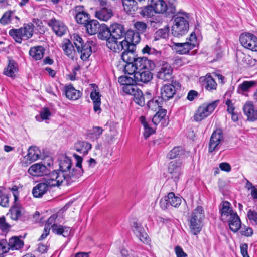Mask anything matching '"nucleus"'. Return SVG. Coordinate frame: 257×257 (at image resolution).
I'll list each match as a JSON object with an SVG mask.
<instances>
[{"instance_id": "obj_1", "label": "nucleus", "mask_w": 257, "mask_h": 257, "mask_svg": "<svg viewBox=\"0 0 257 257\" xmlns=\"http://www.w3.org/2000/svg\"><path fill=\"white\" fill-rule=\"evenodd\" d=\"M73 156L76 161V168L70 170L71 159L67 156H63L59 162L60 170H54L49 174L51 185L57 187L62 184L69 185L82 175L84 171L82 168V158L75 154Z\"/></svg>"}, {"instance_id": "obj_2", "label": "nucleus", "mask_w": 257, "mask_h": 257, "mask_svg": "<svg viewBox=\"0 0 257 257\" xmlns=\"http://www.w3.org/2000/svg\"><path fill=\"white\" fill-rule=\"evenodd\" d=\"M132 47L129 49H125L121 54L122 60L126 63L124 67L125 74H132L137 71L136 74L137 79L138 76L145 73V60L143 57H136L135 52Z\"/></svg>"}, {"instance_id": "obj_3", "label": "nucleus", "mask_w": 257, "mask_h": 257, "mask_svg": "<svg viewBox=\"0 0 257 257\" xmlns=\"http://www.w3.org/2000/svg\"><path fill=\"white\" fill-rule=\"evenodd\" d=\"M174 22L172 26V35L176 37H180L185 35L189 28V14L181 13L173 16Z\"/></svg>"}, {"instance_id": "obj_4", "label": "nucleus", "mask_w": 257, "mask_h": 257, "mask_svg": "<svg viewBox=\"0 0 257 257\" xmlns=\"http://www.w3.org/2000/svg\"><path fill=\"white\" fill-rule=\"evenodd\" d=\"M204 213L203 207L198 206L188 218L190 232L193 235H197L202 229V223L204 219Z\"/></svg>"}, {"instance_id": "obj_5", "label": "nucleus", "mask_w": 257, "mask_h": 257, "mask_svg": "<svg viewBox=\"0 0 257 257\" xmlns=\"http://www.w3.org/2000/svg\"><path fill=\"white\" fill-rule=\"evenodd\" d=\"M73 40L78 52L81 54V59L83 61L87 60L92 53L93 42L87 41L84 44L82 39L77 34L73 35Z\"/></svg>"}, {"instance_id": "obj_6", "label": "nucleus", "mask_w": 257, "mask_h": 257, "mask_svg": "<svg viewBox=\"0 0 257 257\" xmlns=\"http://www.w3.org/2000/svg\"><path fill=\"white\" fill-rule=\"evenodd\" d=\"M219 102V100L214 101L209 104H203L200 106L193 117L196 121H200L208 117L215 109Z\"/></svg>"}, {"instance_id": "obj_7", "label": "nucleus", "mask_w": 257, "mask_h": 257, "mask_svg": "<svg viewBox=\"0 0 257 257\" xmlns=\"http://www.w3.org/2000/svg\"><path fill=\"white\" fill-rule=\"evenodd\" d=\"M135 84L131 83L123 86L122 87L123 91L127 94L133 95L135 102L139 105L143 106L145 105V97L143 91L136 88L134 86Z\"/></svg>"}, {"instance_id": "obj_8", "label": "nucleus", "mask_w": 257, "mask_h": 257, "mask_svg": "<svg viewBox=\"0 0 257 257\" xmlns=\"http://www.w3.org/2000/svg\"><path fill=\"white\" fill-rule=\"evenodd\" d=\"M57 218V215L53 214L51 215L47 220L45 226H49L52 229V231L55 234L57 235H62L64 237L68 236L71 232V229L69 227L63 226L61 225L53 224L55 219Z\"/></svg>"}, {"instance_id": "obj_9", "label": "nucleus", "mask_w": 257, "mask_h": 257, "mask_svg": "<svg viewBox=\"0 0 257 257\" xmlns=\"http://www.w3.org/2000/svg\"><path fill=\"white\" fill-rule=\"evenodd\" d=\"M223 140V135L222 130L220 128L216 129L212 133L210 138L208 152L212 153L218 150Z\"/></svg>"}, {"instance_id": "obj_10", "label": "nucleus", "mask_w": 257, "mask_h": 257, "mask_svg": "<svg viewBox=\"0 0 257 257\" xmlns=\"http://www.w3.org/2000/svg\"><path fill=\"white\" fill-rule=\"evenodd\" d=\"M165 3L163 0H148L146 15L151 17L154 13H164Z\"/></svg>"}, {"instance_id": "obj_11", "label": "nucleus", "mask_w": 257, "mask_h": 257, "mask_svg": "<svg viewBox=\"0 0 257 257\" xmlns=\"http://www.w3.org/2000/svg\"><path fill=\"white\" fill-rule=\"evenodd\" d=\"M168 173L175 182H177L183 174V165L180 160L171 161L168 164Z\"/></svg>"}, {"instance_id": "obj_12", "label": "nucleus", "mask_w": 257, "mask_h": 257, "mask_svg": "<svg viewBox=\"0 0 257 257\" xmlns=\"http://www.w3.org/2000/svg\"><path fill=\"white\" fill-rule=\"evenodd\" d=\"M241 45L252 51H257V37L250 33L241 34L239 37Z\"/></svg>"}, {"instance_id": "obj_13", "label": "nucleus", "mask_w": 257, "mask_h": 257, "mask_svg": "<svg viewBox=\"0 0 257 257\" xmlns=\"http://www.w3.org/2000/svg\"><path fill=\"white\" fill-rule=\"evenodd\" d=\"M47 24L57 36L61 37L67 32V27L66 25L63 21L55 18L48 20Z\"/></svg>"}, {"instance_id": "obj_14", "label": "nucleus", "mask_w": 257, "mask_h": 257, "mask_svg": "<svg viewBox=\"0 0 257 257\" xmlns=\"http://www.w3.org/2000/svg\"><path fill=\"white\" fill-rule=\"evenodd\" d=\"M137 71H135L134 73L128 74L132 75L133 77L126 76H121L118 78V82L123 86L128 85L131 83H135L136 85H140L143 87V84L145 83V73L141 74V76H138V79L136 76Z\"/></svg>"}, {"instance_id": "obj_15", "label": "nucleus", "mask_w": 257, "mask_h": 257, "mask_svg": "<svg viewBox=\"0 0 257 257\" xmlns=\"http://www.w3.org/2000/svg\"><path fill=\"white\" fill-rule=\"evenodd\" d=\"M0 23L3 25L11 24L17 27L20 24V19L14 11L9 10L5 12L0 19Z\"/></svg>"}, {"instance_id": "obj_16", "label": "nucleus", "mask_w": 257, "mask_h": 257, "mask_svg": "<svg viewBox=\"0 0 257 257\" xmlns=\"http://www.w3.org/2000/svg\"><path fill=\"white\" fill-rule=\"evenodd\" d=\"M73 14L76 22L80 24H86L90 19L89 14L86 11L84 6L81 5H78L74 8Z\"/></svg>"}, {"instance_id": "obj_17", "label": "nucleus", "mask_w": 257, "mask_h": 257, "mask_svg": "<svg viewBox=\"0 0 257 257\" xmlns=\"http://www.w3.org/2000/svg\"><path fill=\"white\" fill-rule=\"evenodd\" d=\"M50 174L46 177V183L41 182L37 184L32 190V194L35 198H40L44 195L48 191L49 186L55 187L56 186L52 185L49 183Z\"/></svg>"}, {"instance_id": "obj_18", "label": "nucleus", "mask_w": 257, "mask_h": 257, "mask_svg": "<svg viewBox=\"0 0 257 257\" xmlns=\"http://www.w3.org/2000/svg\"><path fill=\"white\" fill-rule=\"evenodd\" d=\"M124 35L125 39L123 40V45L126 46L127 49H129L130 47L133 49L140 41L139 33H136L133 30H127L126 33H124Z\"/></svg>"}, {"instance_id": "obj_19", "label": "nucleus", "mask_w": 257, "mask_h": 257, "mask_svg": "<svg viewBox=\"0 0 257 257\" xmlns=\"http://www.w3.org/2000/svg\"><path fill=\"white\" fill-rule=\"evenodd\" d=\"M11 218L13 220L24 221L28 218V214L24 208L18 205H15L9 211Z\"/></svg>"}, {"instance_id": "obj_20", "label": "nucleus", "mask_w": 257, "mask_h": 257, "mask_svg": "<svg viewBox=\"0 0 257 257\" xmlns=\"http://www.w3.org/2000/svg\"><path fill=\"white\" fill-rule=\"evenodd\" d=\"M113 16V11L111 7H101L97 9L95 12V16L102 21H107Z\"/></svg>"}, {"instance_id": "obj_21", "label": "nucleus", "mask_w": 257, "mask_h": 257, "mask_svg": "<svg viewBox=\"0 0 257 257\" xmlns=\"http://www.w3.org/2000/svg\"><path fill=\"white\" fill-rule=\"evenodd\" d=\"M28 172L32 176H42L47 175L49 170L45 165L38 163L31 165L29 167Z\"/></svg>"}, {"instance_id": "obj_22", "label": "nucleus", "mask_w": 257, "mask_h": 257, "mask_svg": "<svg viewBox=\"0 0 257 257\" xmlns=\"http://www.w3.org/2000/svg\"><path fill=\"white\" fill-rule=\"evenodd\" d=\"M171 47L179 54L183 55L189 53L190 51L194 47L193 44H190L187 42L184 43H175L172 42Z\"/></svg>"}, {"instance_id": "obj_23", "label": "nucleus", "mask_w": 257, "mask_h": 257, "mask_svg": "<svg viewBox=\"0 0 257 257\" xmlns=\"http://www.w3.org/2000/svg\"><path fill=\"white\" fill-rule=\"evenodd\" d=\"M176 93L175 86L169 84L164 85L161 89V98L163 100H168L174 96Z\"/></svg>"}, {"instance_id": "obj_24", "label": "nucleus", "mask_w": 257, "mask_h": 257, "mask_svg": "<svg viewBox=\"0 0 257 257\" xmlns=\"http://www.w3.org/2000/svg\"><path fill=\"white\" fill-rule=\"evenodd\" d=\"M244 114L247 117V120L254 121L257 120V109L250 102H246L243 108Z\"/></svg>"}, {"instance_id": "obj_25", "label": "nucleus", "mask_w": 257, "mask_h": 257, "mask_svg": "<svg viewBox=\"0 0 257 257\" xmlns=\"http://www.w3.org/2000/svg\"><path fill=\"white\" fill-rule=\"evenodd\" d=\"M132 226V230L136 237L138 238L141 241L144 242L145 240L144 236L145 229L143 221H140L137 220L134 222Z\"/></svg>"}, {"instance_id": "obj_26", "label": "nucleus", "mask_w": 257, "mask_h": 257, "mask_svg": "<svg viewBox=\"0 0 257 257\" xmlns=\"http://www.w3.org/2000/svg\"><path fill=\"white\" fill-rule=\"evenodd\" d=\"M117 39L112 37L109 38L106 42V45L113 52L119 53L122 50H125L126 47L123 45V41L119 42Z\"/></svg>"}, {"instance_id": "obj_27", "label": "nucleus", "mask_w": 257, "mask_h": 257, "mask_svg": "<svg viewBox=\"0 0 257 257\" xmlns=\"http://www.w3.org/2000/svg\"><path fill=\"white\" fill-rule=\"evenodd\" d=\"M172 68L169 64H163L158 73L157 76L159 79L164 81H169L172 78Z\"/></svg>"}, {"instance_id": "obj_28", "label": "nucleus", "mask_w": 257, "mask_h": 257, "mask_svg": "<svg viewBox=\"0 0 257 257\" xmlns=\"http://www.w3.org/2000/svg\"><path fill=\"white\" fill-rule=\"evenodd\" d=\"M40 157V151L36 147H30L28 151L27 154L24 159L27 160V163H31L37 160Z\"/></svg>"}, {"instance_id": "obj_29", "label": "nucleus", "mask_w": 257, "mask_h": 257, "mask_svg": "<svg viewBox=\"0 0 257 257\" xmlns=\"http://www.w3.org/2000/svg\"><path fill=\"white\" fill-rule=\"evenodd\" d=\"M65 92L66 97L70 100H73L78 99L82 95L81 91L76 90L71 85L65 86Z\"/></svg>"}, {"instance_id": "obj_30", "label": "nucleus", "mask_w": 257, "mask_h": 257, "mask_svg": "<svg viewBox=\"0 0 257 257\" xmlns=\"http://www.w3.org/2000/svg\"><path fill=\"white\" fill-rule=\"evenodd\" d=\"M111 37L120 39L122 37L125 33L124 26L118 23H115L110 26Z\"/></svg>"}, {"instance_id": "obj_31", "label": "nucleus", "mask_w": 257, "mask_h": 257, "mask_svg": "<svg viewBox=\"0 0 257 257\" xmlns=\"http://www.w3.org/2000/svg\"><path fill=\"white\" fill-rule=\"evenodd\" d=\"M226 221L228 223L230 229L233 232H236L241 228V220L237 213L233 214V216H231V218Z\"/></svg>"}, {"instance_id": "obj_32", "label": "nucleus", "mask_w": 257, "mask_h": 257, "mask_svg": "<svg viewBox=\"0 0 257 257\" xmlns=\"http://www.w3.org/2000/svg\"><path fill=\"white\" fill-rule=\"evenodd\" d=\"M7 244L9 250H18L23 246L24 242L21 237L13 236L9 239Z\"/></svg>"}, {"instance_id": "obj_33", "label": "nucleus", "mask_w": 257, "mask_h": 257, "mask_svg": "<svg viewBox=\"0 0 257 257\" xmlns=\"http://www.w3.org/2000/svg\"><path fill=\"white\" fill-rule=\"evenodd\" d=\"M62 48L64 54L69 58L73 59L74 57L75 51L73 45L69 40H65L62 43Z\"/></svg>"}, {"instance_id": "obj_34", "label": "nucleus", "mask_w": 257, "mask_h": 257, "mask_svg": "<svg viewBox=\"0 0 257 257\" xmlns=\"http://www.w3.org/2000/svg\"><path fill=\"white\" fill-rule=\"evenodd\" d=\"M203 85L207 90L212 92L217 88V84L210 74H207L204 78Z\"/></svg>"}, {"instance_id": "obj_35", "label": "nucleus", "mask_w": 257, "mask_h": 257, "mask_svg": "<svg viewBox=\"0 0 257 257\" xmlns=\"http://www.w3.org/2000/svg\"><path fill=\"white\" fill-rule=\"evenodd\" d=\"M18 70L17 64L14 60H11L9 61V63L6 68L4 69L3 73L8 77H13Z\"/></svg>"}, {"instance_id": "obj_36", "label": "nucleus", "mask_w": 257, "mask_h": 257, "mask_svg": "<svg viewBox=\"0 0 257 257\" xmlns=\"http://www.w3.org/2000/svg\"><path fill=\"white\" fill-rule=\"evenodd\" d=\"M45 50L41 46L33 47L30 49L29 54L33 59L36 60H40L44 56Z\"/></svg>"}, {"instance_id": "obj_37", "label": "nucleus", "mask_w": 257, "mask_h": 257, "mask_svg": "<svg viewBox=\"0 0 257 257\" xmlns=\"http://www.w3.org/2000/svg\"><path fill=\"white\" fill-rule=\"evenodd\" d=\"M164 201H168L166 203L173 207H178L181 204V199L176 196L173 192H170L168 194L167 196L164 197Z\"/></svg>"}, {"instance_id": "obj_38", "label": "nucleus", "mask_w": 257, "mask_h": 257, "mask_svg": "<svg viewBox=\"0 0 257 257\" xmlns=\"http://www.w3.org/2000/svg\"><path fill=\"white\" fill-rule=\"evenodd\" d=\"M122 4L124 11L128 14L134 15L137 10V2L135 0H123Z\"/></svg>"}, {"instance_id": "obj_39", "label": "nucleus", "mask_w": 257, "mask_h": 257, "mask_svg": "<svg viewBox=\"0 0 257 257\" xmlns=\"http://www.w3.org/2000/svg\"><path fill=\"white\" fill-rule=\"evenodd\" d=\"M88 34L94 35L96 34L100 27L99 22L96 20H92L85 24Z\"/></svg>"}, {"instance_id": "obj_40", "label": "nucleus", "mask_w": 257, "mask_h": 257, "mask_svg": "<svg viewBox=\"0 0 257 257\" xmlns=\"http://www.w3.org/2000/svg\"><path fill=\"white\" fill-rule=\"evenodd\" d=\"M19 29L25 40L30 38L33 35L34 31L31 24H24L23 26Z\"/></svg>"}, {"instance_id": "obj_41", "label": "nucleus", "mask_w": 257, "mask_h": 257, "mask_svg": "<svg viewBox=\"0 0 257 257\" xmlns=\"http://www.w3.org/2000/svg\"><path fill=\"white\" fill-rule=\"evenodd\" d=\"M100 31L98 34V37L101 40H107L111 38V32L110 27L109 28L106 25H102L100 27Z\"/></svg>"}, {"instance_id": "obj_42", "label": "nucleus", "mask_w": 257, "mask_h": 257, "mask_svg": "<svg viewBox=\"0 0 257 257\" xmlns=\"http://www.w3.org/2000/svg\"><path fill=\"white\" fill-rule=\"evenodd\" d=\"M100 96L101 95L99 92L96 91V90L92 91L90 93V98L93 102L94 110L95 112H97L98 110H100Z\"/></svg>"}, {"instance_id": "obj_43", "label": "nucleus", "mask_w": 257, "mask_h": 257, "mask_svg": "<svg viewBox=\"0 0 257 257\" xmlns=\"http://www.w3.org/2000/svg\"><path fill=\"white\" fill-rule=\"evenodd\" d=\"M162 102L163 100L160 97H155L147 102V106L149 109L156 111L157 109L162 107Z\"/></svg>"}, {"instance_id": "obj_44", "label": "nucleus", "mask_w": 257, "mask_h": 257, "mask_svg": "<svg viewBox=\"0 0 257 257\" xmlns=\"http://www.w3.org/2000/svg\"><path fill=\"white\" fill-rule=\"evenodd\" d=\"M76 148L78 152H80L84 155H86L88 154L89 151L91 149L92 145L88 142L80 141L76 144Z\"/></svg>"}, {"instance_id": "obj_45", "label": "nucleus", "mask_w": 257, "mask_h": 257, "mask_svg": "<svg viewBox=\"0 0 257 257\" xmlns=\"http://www.w3.org/2000/svg\"><path fill=\"white\" fill-rule=\"evenodd\" d=\"M167 110L164 109H160L152 118V121L155 125H157L159 122L164 119L166 115Z\"/></svg>"}, {"instance_id": "obj_46", "label": "nucleus", "mask_w": 257, "mask_h": 257, "mask_svg": "<svg viewBox=\"0 0 257 257\" xmlns=\"http://www.w3.org/2000/svg\"><path fill=\"white\" fill-rule=\"evenodd\" d=\"M9 34L18 43H21L22 40H24L22 32L19 28L11 29L9 32Z\"/></svg>"}, {"instance_id": "obj_47", "label": "nucleus", "mask_w": 257, "mask_h": 257, "mask_svg": "<svg viewBox=\"0 0 257 257\" xmlns=\"http://www.w3.org/2000/svg\"><path fill=\"white\" fill-rule=\"evenodd\" d=\"M51 115L50 110L48 108H43L40 112V115L36 116V119L38 121H41L49 119Z\"/></svg>"}, {"instance_id": "obj_48", "label": "nucleus", "mask_w": 257, "mask_h": 257, "mask_svg": "<svg viewBox=\"0 0 257 257\" xmlns=\"http://www.w3.org/2000/svg\"><path fill=\"white\" fill-rule=\"evenodd\" d=\"M255 84L254 81H244L242 83L239 85L237 89V92L239 93H242L248 91V90L252 87Z\"/></svg>"}, {"instance_id": "obj_49", "label": "nucleus", "mask_w": 257, "mask_h": 257, "mask_svg": "<svg viewBox=\"0 0 257 257\" xmlns=\"http://www.w3.org/2000/svg\"><path fill=\"white\" fill-rule=\"evenodd\" d=\"M167 16L175 14L176 13V5L174 3L171 2V0L167 4L165 3L164 12Z\"/></svg>"}, {"instance_id": "obj_50", "label": "nucleus", "mask_w": 257, "mask_h": 257, "mask_svg": "<svg viewBox=\"0 0 257 257\" xmlns=\"http://www.w3.org/2000/svg\"><path fill=\"white\" fill-rule=\"evenodd\" d=\"M183 150L180 147H175L172 149L168 154L170 159H173L180 157L183 154Z\"/></svg>"}, {"instance_id": "obj_51", "label": "nucleus", "mask_w": 257, "mask_h": 257, "mask_svg": "<svg viewBox=\"0 0 257 257\" xmlns=\"http://www.w3.org/2000/svg\"><path fill=\"white\" fill-rule=\"evenodd\" d=\"M0 205L7 207L9 205L8 195L3 190L0 189Z\"/></svg>"}, {"instance_id": "obj_52", "label": "nucleus", "mask_w": 257, "mask_h": 257, "mask_svg": "<svg viewBox=\"0 0 257 257\" xmlns=\"http://www.w3.org/2000/svg\"><path fill=\"white\" fill-rule=\"evenodd\" d=\"M11 226L6 221L5 216L0 217V230L3 232H8Z\"/></svg>"}, {"instance_id": "obj_53", "label": "nucleus", "mask_w": 257, "mask_h": 257, "mask_svg": "<svg viewBox=\"0 0 257 257\" xmlns=\"http://www.w3.org/2000/svg\"><path fill=\"white\" fill-rule=\"evenodd\" d=\"M103 130L99 126H95L91 130V135L94 139H97L102 134Z\"/></svg>"}, {"instance_id": "obj_54", "label": "nucleus", "mask_w": 257, "mask_h": 257, "mask_svg": "<svg viewBox=\"0 0 257 257\" xmlns=\"http://www.w3.org/2000/svg\"><path fill=\"white\" fill-rule=\"evenodd\" d=\"M7 242L5 240L0 241V257H4L9 252Z\"/></svg>"}, {"instance_id": "obj_55", "label": "nucleus", "mask_w": 257, "mask_h": 257, "mask_svg": "<svg viewBox=\"0 0 257 257\" xmlns=\"http://www.w3.org/2000/svg\"><path fill=\"white\" fill-rule=\"evenodd\" d=\"M230 203L228 201H224L222 204V207L220 209L221 217H225V213L227 211H231Z\"/></svg>"}, {"instance_id": "obj_56", "label": "nucleus", "mask_w": 257, "mask_h": 257, "mask_svg": "<svg viewBox=\"0 0 257 257\" xmlns=\"http://www.w3.org/2000/svg\"><path fill=\"white\" fill-rule=\"evenodd\" d=\"M154 19L150 18L146 20V28L147 26H150L154 29H157L160 26V23L159 21H156L153 20Z\"/></svg>"}, {"instance_id": "obj_57", "label": "nucleus", "mask_w": 257, "mask_h": 257, "mask_svg": "<svg viewBox=\"0 0 257 257\" xmlns=\"http://www.w3.org/2000/svg\"><path fill=\"white\" fill-rule=\"evenodd\" d=\"M169 31V28L168 26H166L163 29H159L156 32V35L161 38H166L168 36Z\"/></svg>"}, {"instance_id": "obj_58", "label": "nucleus", "mask_w": 257, "mask_h": 257, "mask_svg": "<svg viewBox=\"0 0 257 257\" xmlns=\"http://www.w3.org/2000/svg\"><path fill=\"white\" fill-rule=\"evenodd\" d=\"M240 232L242 235L246 237L251 236L253 233L252 229L249 227H247L246 226H244L241 228Z\"/></svg>"}, {"instance_id": "obj_59", "label": "nucleus", "mask_w": 257, "mask_h": 257, "mask_svg": "<svg viewBox=\"0 0 257 257\" xmlns=\"http://www.w3.org/2000/svg\"><path fill=\"white\" fill-rule=\"evenodd\" d=\"M242 58V62L248 66H253L255 64V60L251 58L249 56H245L244 54Z\"/></svg>"}, {"instance_id": "obj_60", "label": "nucleus", "mask_w": 257, "mask_h": 257, "mask_svg": "<svg viewBox=\"0 0 257 257\" xmlns=\"http://www.w3.org/2000/svg\"><path fill=\"white\" fill-rule=\"evenodd\" d=\"M247 216L250 221L254 222L257 224V212L249 210L247 213Z\"/></svg>"}, {"instance_id": "obj_61", "label": "nucleus", "mask_w": 257, "mask_h": 257, "mask_svg": "<svg viewBox=\"0 0 257 257\" xmlns=\"http://www.w3.org/2000/svg\"><path fill=\"white\" fill-rule=\"evenodd\" d=\"M225 104L227 106V111L228 113H233V112H234V104L232 103L230 99H228L225 102Z\"/></svg>"}, {"instance_id": "obj_62", "label": "nucleus", "mask_w": 257, "mask_h": 257, "mask_svg": "<svg viewBox=\"0 0 257 257\" xmlns=\"http://www.w3.org/2000/svg\"><path fill=\"white\" fill-rule=\"evenodd\" d=\"M155 67L154 62L146 57V70L152 71L154 69Z\"/></svg>"}, {"instance_id": "obj_63", "label": "nucleus", "mask_w": 257, "mask_h": 257, "mask_svg": "<svg viewBox=\"0 0 257 257\" xmlns=\"http://www.w3.org/2000/svg\"><path fill=\"white\" fill-rule=\"evenodd\" d=\"M175 251L177 257H186L187 254L183 251V249L179 246L175 248Z\"/></svg>"}, {"instance_id": "obj_64", "label": "nucleus", "mask_w": 257, "mask_h": 257, "mask_svg": "<svg viewBox=\"0 0 257 257\" xmlns=\"http://www.w3.org/2000/svg\"><path fill=\"white\" fill-rule=\"evenodd\" d=\"M187 42L190 44H193V46L195 47L197 44V37L195 32H193L190 35V37L187 39Z\"/></svg>"}]
</instances>
